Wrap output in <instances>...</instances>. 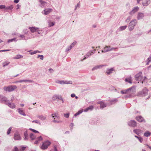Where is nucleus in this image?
Wrapping results in <instances>:
<instances>
[{
	"mask_svg": "<svg viewBox=\"0 0 151 151\" xmlns=\"http://www.w3.org/2000/svg\"><path fill=\"white\" fill-rule=\"evenodd\" d=\"M148 90L146 88L143 89L142 90L138 93L137 96H145L148 94Z\"/></svg>",
	"mask_w": 151,
	"mask_h": 151,
	"instance_id": "f257e3e1",
	"label": "nucleus"
},
{
	"mask_svg": "<svg viewBox=\"0 0 151 151\" xmlns=\"http://www.w3.org/2000/svg\"><path fill=\"white\" fill-rule=\"evenodd\" d=\"M136 24L137 21L135 19L132 20L130 22L128 26L129 29L130 31H132L134 29Z\"/></svg>",
	"mask_w": 151,
	"mask_h": 151,
	"instance_id": "f03ea898",
	"label": "nucleus"
},
{
	"mask_svg": "<svg viewBox=\"0 0 151 151\" xmlns=\"http://www.w3.org/2000/svg\"><path fill=\"white\" fill-rule=\"evenodd\" d=\"M17 87L16 86H10L7 87L4 86V91L8 92L12 91L16 89Z\"/></svg>",
	"mask_w": 151,
	"mask_h": 151,
	"instance_id": "7ed1b4c3",
	"label": "nucleus"
},
{
	"mask_svg": "<svg viewBox=\"0 0 151 151\" xmlns=\"http://www.w3.org/2000/svg\"><path fill=\"white\" fill-rule=\"evenodd\" d=\"M51 142H43L42 145L40 146V147L42 150H45L48 148Z\"/></svg>",
	"mask_w": 151,
	"mask_h": 151,
	"instance_id": "20e7f679",
	"label": "nucleus"
},
{
	"mask_svg": "<svg viewBox=\"0 0 151 151\" xmlns=\"http://www.w3.org/2000/svg\"><path fill=\"white\" fill-rule=\"evenodd\" d=\"M55 82L57 83L60 84H69L72 83V82L71 81H68L57 80Z\"/></svg>",
	"mask_w": 151,
	"mask_h": 151,
	"instance_id": "39448f33",
	"label": "nucleus"
},
{
	"mask_svg": "<svg viewBox=\"0 0 151 151\" xmlns=\"http://www.w3.org/2000/svg\"><path fill=\"white\" fill-rule=\"evenodd\" d=\"M8 100L4 96L0 95V101L4 103L5 104L8 101Z\"/></svg>",
	"mask_w": 151,
	"mask_h": 151,
	"instance_id": "423d86ee",
	"label": "nucleus"
},
{
	"mask_svg": "<svg viewBox=\"0 0 151 151\" xmlns=\"http://www.w3.org/2000/svg\"><path fill=\"white\" fill-rule=\"evenodd\" d=\"M142 74V73L140 72L135 75V80L137 81H140L142 80V76H141Z\"/></svg>",
	"mask_w": 151,
	"mask_h": 151,
	"instance_id": "0eeeda50",
	"label": "nucleus"
},
{
	"mask_svg": "<svg viewBox=\"0 0 151 151\" xmlns=\"http://www.w3.org/2000/svg\"><path fill=\"white\" fill-rule=\"evenodd\" d=\"M128 124L129 126L132 127H135L137 126V123L134 120L130 121L128 122Z\"/></svg>",
	"mask_w": 151,
	"mask_h": 151,
	"instance_id": "6e6552de",
	"label": "nucleus"
},
{
	"mask_svg": "<svg viewBox=\"0 0 151 151\" xmlns=\"http://www.w3.org/2000/svg\"><path fill=\"white\" fill-rule=\"evenodd\" d=\"M6 105H7L10 108L13 109L16 107V105L14 103H11L10 102L9 100L6 103Z\"/></svg>",
	"mask_w": 151,
	"mask_h": 151,
	"instance_id": "1a4fd4ad",
	"label": "nucleus"
},
{
	"mask_svg": "<svg viewBox=\"0 0 151 151\" xmlns=\"http://www.w3.org/2000/svg\"><path fill=\"white\" fill-rule=\"evenodd\" d=\"M136 119L137 121L140 122H144L145 123L146 122L145 120L141 116H137Z\"/></svg>",
	"mask_w": 151,
	"mask_h": 151,
	"instance_id": "9d476101",
	"label": "nucleus"
},
{
	"mask_svg": "<svg viewBox=\"0 0 151 151\" xmlns=\"http://www.w3.org/2000/svg\"><path fill=\"white\" fill-rule=\"evenodd\" d=\"M142 4L144 6H147L151 3L150 0H142Z\"/></svg>",
	"mask_w": 151,
	"mask_h": 151,
	"instance_id": "9b49d317",
	"label": "nucleus"
},
{
	"mask_svg": "<svg viewBox=\"0 0 151 151\" xmlns=\"http://www.w3.org/2000/svg\"><path fill=\"white\" fill-rule=\"evenodd\" d=\"M20 135L18 133H16L14 134V139L15 140H19L21 139Z\"/></svg>",
	"mask_w": 151,
	"mask_h": 151,
	"instance_id": "f8f14e48",
	"label": "nucleus"
},
{
	"mask_svg": "<svg viewBox=\"0 0 151 151\" xmlns=\"http://www.w3.org/2000/svg\"><path fill=\"white\" fill-rule=\"evenodd\" d=\"M139 9V7L137 6L134 7L133 9L129 12V14L131 15H132L136 12L138 11Z\"/></svg>",
	"mask_w": 151,
	"mask_h": 151,
	"instance_id": "ddd939ff",
	"label": "nucleus"
},
{
	"mask_svg": "<svg viewBox=\"0 0 151 151\" xmlns=\"http://www.w3.org/2000/svg\"><path fill=\"white\" fill-rule=\"evenodd\" d=\"M52 10V9L50 8L45 9L42 12V13L45 15H47L49 14L51 12Z\"/></svg>",
	"mask_w": 151,
	"mask_h": 151,
	"instance_id": "4468645a",
	"label": "nucleus"
},
{
	"mask_svg": "<svg viewBox=\"0 0 151 151\" xmlns=\"http://www.w3.org/2000/svg\"><path fill=\"white\" fill-rule=\"evenodd\" d=\"M24 139L25 141L28 140L29 139V136L28 134L27 133V131L26 130L24 132Z\"/></svg>",
	"mask_w": 151,
	"mask_h": 151,
	"instance_id": "2eb2a0df",
	"label": "nucleus"
},
{
	"mask_svg": "<svg viewBox=\"0 0 151 151\" xmlns=\"http://www.w3.org/2000/svg\"><path fill=\"white\" fill-rule=\"evenodd\" d=\"M144 14L141 12H139L138 14L137 19L138 20L142 19L144 17Z\"/></svg>",
	"mask_w": 151,
	"mask_h": 151,
	"instance_id": "dca6fc26",
	"label": "nucleus"
},
{
	"mask_svg": "<svg viewBox=\"0 0 151 151\" xmlns=\"http://www.w3.org/2000/svg\"><path fill=\"white\" fill-rule=\"evenodd\" d=\"M136 88V86H133L131 87L128 88L127 89L128 91H130L132 92H135Z\"/></svg>",
	"mask_w": 151,
	"mask_h": 151,
	"instance_id": "f3484780",
	"label": "nucleus"
},
{
	"mask_svg": "<svg viewBox=\"0 0 151 151\" xmlns=\"http://www.w3.org/2000/svg\"><path fill=\"white\" fill-rule=\"evenodd\" d=\"M29 29L30 30V31L32 32H34L37 31V30H38L39 29V28L37 27H29Z\"/></svg>",
	"mask_w": 151,
	"mask_h": 151,
	"instance_id": "a211bd4d",
	"label": "nucleus"
},
{
	"mask_svg": "<svg viewBox=\"0 0 151 151\" xmlns=\"http://www.w3.org/2000/svg\"><path fill=\"white\" fill-rule=\"evenodd\" d=\"M114 70V68H111L110 69H108L106 71V73L108 75L112 73V71Z\"/></svg>",
	"mask_w": 151,
	"mask_h": 151,
	"instance_id": "6ab92c4d",
	"label": "nucleus"
},
{
	"mask_svg": "<svg viewBox=\"0 0 151 151\" xmlns=\"http://www.w3.org/2000/svg\"><path fill=\"white\" fill-rule=\"evenodd\" d=\"M37 117L42 120H43L46 119V116H44L42 115H37Z\"/></svg>",
	"mask_w": 151,
	"mask_h": 151,
	"instance_id": "aec40b11",
	"label": "nucleus"
},
{
	"mask_svg": "<svg viewBox=\"0 0 151 151\" xmlns=\"http://www.w3.org/2000/svg\"><path fill=\"white\" fill-rule=\"evenodd\" d=\"M61 99V96H60L58 95H55L52 98V100L53 101H55L57 99Z\"/></svg>",
	"mask_w": 151,
	"mask_h": 151,
	"instance_id": "412c9836",
	"label": "nucleus"
},
{
	"mask_svg": "<svg viewBox=\"0 0 151 151\" xmlns=\"http://www.w3.org/2000/svg\"><path fill=\"white\" fill-rule=\"evenodd\" d=\"M18 111L19 114H20L24 116L26 115V114L20 108H19L18 109Z\"/></svg>",
	"mask_w": 151,
	"mask_h": 151,
	"instance_id": "4be33fe9",
	"label": "nucleus"
},
{
	"mask_svg": "<svg viewBox=\"0 0 151 151\" xmlns=\"http://www.w3.org/2000/svg\"><path fill=\"white\" fill-rule=\"evenodd\" d=\"M35 136L34 134L31 133L29 134V138L32 141L34 140L35 139Z\"/></svg>",
	"mask_w": 151,
	"mask_h": 151,
	"instance_id": "5701e85b",
	"label": "nucleus"
},
{
	"mask_svg": "<svg viewBox=\"0 0 151 151\" xmlns=\"http://www.w3.org/2000/svg\"><path fill=\"white\" fill-rule=\"evenodd\" d=\"M104 66V65H96L92 69V71H93L94 70H97L101 67H102L103 66Z\"/></svg>",
	"mask_w": 151,
	"mask_h": 151,
	"instance_id": "b1692460",
	"label": "nucleus"
},
{
	"mask_svg": "<svg viewBox=\"0 0 151 151\" xmlns=\"http://www.w3.org/2000/svg\"><path fill=\"white\" fill-rule=\"evenodd\" d=\"M23 82H29L30 83H32L33 82V81L29 80H23L18 81L17 82V83H21Z\"/></svg>",
	"mask_w": 151,
	"mask_h": 151,
	"instance_id": "393cba45",
	"label": "nucleus"
},
{
	"mask_svg": "<svg viewBox=\"0 0 151 151\" xmlns=\"http://www.w3.org/2000/svg\"><path fill=\"white\" fill-rule=\"evenodd\" d=\"M127 27V25L121 26L119 27V31H122L125 30Z\"/></svg>",
	"mask_w": 151,
	"mask_h": 151,
	"instance_id": "a878e982",
	"label": "nucleus"
},
{
	"mask_svg": "<svg viewBox=\"0 0 151 151\" xmlns=\"http://www.w3.org/2000/svg\"><path fill=\"white\" fill-rule=\"evenodd\" d=\"M107 47H110V51H112V50H115V49H116L117 48H115L114 47H112L110 46H106L104 48V49H106V48Z\"/></svg>",
	"mask_w": 151,
	"mask_h": 151,
	"instance_id": "bb28decb",
	"label": "nucleus"
},
{
	"mask_svg": "<svg viewBox=\"0 0 151 151\" xmlns=\"http://www.w3.org/2000/svg\"><path fill=\"white\" fill-rule=\"evenodd\" d=\"M96 50H91L90 51L88 52L87 53L88 54V55H92V54H94L95 53Z\"/></svg>",
	"mask_w": 151,
	"mask_h": 151,
	"instance_id": "cd10ccee",
	"label": "nucleus"
},
{
	"mask_svg": "<svg viewBox=\"0 0 151 151\" xmlns=\"http://www.w3.org/2000/svg\"><path fill=\"white\" fill-rule=\"evenodd\" d=\"M48 24L49 25V27H51L53 26L55 24V23L54 22H52L50 21H49L48 22Z\"/></svg>",
	"mask_w": 151,
	"mask_h": 151,
	"instance_id": "c85d7f7f",
	"label": "nucleus"
},
{
	"mask_svg": "<svg viewBox=\"0 0 151 151\" xmlns=\"http://www.w3.org/2000/svg\"><path fill=\"white\" fill-rule=\"evenodd\" d=\"M10 63V62L7 61H5L2 63L3 66L4 67H5L6 66L8 65Z\"/></svg>",
	"mask_w": 151,
	"mask_h": 151,
	"instance_id": "c756f323",
	"label": "nucleus"
},
{
	"mask_svg": "<svg viewBox=\"0 0 151 151\" xmlns=\"http://www.w3.org/2000/svg\"><path fill=\"white\" fill-rule=\"evenodd\" d=\"M13 5H11V6H8L6 7V8H5V9H8V10H12V9H13Z\"/></svg>",
	"mask_w": 151,
	"mask_h": 151,
	"instance_id": "7c9ffc66",
	"label": "nucleus"
},
{
	"mask_svg": "<svg viewBox=\"0 0 151 151\" xmlns=\"http://www.w3.org/2000/svg\"><path fill=\"white\" fill-rule=\"evenodd\" d=\"M150 134L151 133L150 132H149L148 131H147L144 133V136L146 137H148L150 136Z\"/></svg>",
	"mask_w": 151,
	"mask_h": 151,
	"instance_id": "2f4dec72",
	"label": "nucleus"
},
{
	"mask_svg": "<svg viewBox=\"0 0 151 151\" xmlns=\"http://www.w3.org/2000/svg\"><path fill=\"white\" fill-rule=\"evenodd\" d=\"M133 131L134 132L137 134H139L140 132V130L139 129H134Z\"/></svg>",
	"mask_w": 151,
	"mask_h": 151,
	"instance_id": "473e14b6",
	"label": "nucleus"
},
{
	"mask_svg": "<svg viewBox=\"0 0 151 151\" xmlns=\"http://www.w3.org/2000/svg\"><path fill=\"white\" fill-rule=\"evenodd\" d=\"M118 100L116 99H114L110 100V102L111 103V104H113V103H115Z\"/></svg>",
	"mask_w": 151,
	"mask_h": 151,
	"instance_id": "72a5a7b5",
	"label": "nucleus"
},
{
	"mask_svg": "<svg viewBox=\"0 0 151 151\" xmlns=\"http://www.w3.org/2000/svg\"><path fill=\"white\" fill-rule=\"evenodd\" d=\"M89 56H90V55H88V54L87 53L86 55L84 57V58L83 59L81 60V61H83L84 60H85L86 58H88Z\"/></svg>",
	"mask_w": 151,
	"mask_h": 151,
	"instance_id": "f704fd0d",
	"label": "nucleus"
},
{
	"mask_svg": "<svg viewBox=\"0 0 151 151\" xmlns=\"http://www.w3.org/2000/svg\"><path fill=\"white\" fill-rule=\"evenodd\" d=\"M37 140H36L35 142H38V141H40L42 140V138L41 136L38 137L37 138Z\"/></svg>",
	"mask_w": 151,
	"mask_h": 151,
	"instance_id": "c9c22d12",
	"label": "nucleus"
},
{
	"mask_svg": "<svg viewBox=\"0 0 151 151\" xmlns=\"http://www.w3.org/2000/svg\"><path fill=\"white\" fill-rule=\"evenodd\" d=\"M128 91L127 89L125 90H122L121 91V93L122 94H127V93Z\"/></svg>",
	"mask_w": 151,
	"mask_h": 151,
	"instance_id": "e433bc0d",
	"label": "nucleus"
},
{
	"mask_svg": "<svg viewBox=\"0 0 151 151\" xmlns=\"http://www.w3.org/2000/svg\"><path fill=\"white\" fill-rule=\"evenodd\" d=\"M29 130H30V131H31L35 133H39V132H38V131H37L34 129H32V128H29Z\"/></svg>",
	"mask_w": 151,
	"mask_h": 151,
	"instance_id": "4c0bfd02",
	"label": "nucleus"
},
{
	"mask_svg": "<svg viewBox=\"0 0 151 151\" xmlns=\"http://www.w3.org/2000/svg\"><path fill=\"white\" fill-rule=\"evenodd\" d=\"M106 107V105L104 103H102L100 105V107L101 108H102V109H103L105 107Z\"/></svg>",
	"mask_w": 151,
	"mask_h": 151,
	"instance_id": "58836bf2",
	"label": "nucleus"
},
{
	"mask_svg": "<svg viewBox=\"0 0 151 151\" xmlns=\"http://www.w3.org/2000/svg\"><path fill=\"white\" fill-rule=\"evenodd\" d=\"M16 40V38H14L13 39H9L8 40L7 42L8 43H9L11 42H12L13 41H15Z\"/></svg>",
	"mask_w": 151,
	"mask_h": 151,
	"instance_id": "ea45409f",
	"label": "nucleus"
},
{
	"mask_svg": "<svg viewBox=\"0 0 151 151\" xmlns=\"http://www.w3.org/2000/svg\"><path fill=\"white\" fill-rule=\"evenodd\" d=\"M23 57V56L20 55H17L15 57V59H19Z\"/></svg>",
	"mask_w": 151,
	"mask_h": 151,
	"instance_id": "a19ab883",
	"label": "nucleus"
},
{
	"mask_svg": "<svg viewBox=\"0 0 151 151\" xmlns=\"http://www.w3.org/2000/svg\"><path fill=\"white\" fill-rule=\"evenodd\" d=\"M12 127H10L8 129L7 132V135H9V134H10V133L11 131L12 130Z\"/></svg>",
	"mask_w": 151,
	"mask_h": 151,
	"instance_id": "79ce46f5",
	"label": "nucleus"
},
{
	"mask_svg": "<svg viewBox=\"0 0 151 151\" xmlns=\"http://www.w3.org/2000/svg\"><path fill=\"white\" fill-rule=\"evenodd\" d=\"M40 58V59L41 60H43L44 59V56L42 55H39L37 57V58Z\"/></svg>",
	"mask_w": 151,
	"mask_h": 151,
	"instance_id": "37998d69",
	"label": "nucleus"
},
{
	"mask_svg": "<svg viewBox=\"0 0 151 151\" xmlns=\"http://www.w3.org/2000/svg\"><path fill=\"white\" fill-rule=\"evenodd\" d=\"M77 42L76 41H75L73 42L72 43L71 45H70L71 47L72 48L76 44Z\"/></svg>",
	"mask_w": 151,
	"mask_h": 151,
	"instance_id": "c03bdc74",
	"label": "nucleus"
},
{
	"mask_svg": "<svg viewBox=\"0 0 151 151\" xmlns=\"http://www.w3.org/2000/svg\"><path fill=\"white\" fill-rule=\"evenodd\" d=\"M39 1H40V4L42 5H45V4L46 3V2L43 1L42 0H40Z\"/></svg>",
	"mask_w": 151,
	"mask_h": 151,
	"instance_id": "a18cd8bd",
	"label": "nucleus"
},
{
	"mask_svg": "<svg viewBox=\"0 0 151 151\" xmlns=\"http://www.w3.org/2000/svg\"><path fill=\"white\" fill-rule=\"evenodd\" d=\"M131 19V17H127V19L125 20V22H129L130 20Z\"/></svg>",
	"mask_w": 151,
	"mask_h": 151,
	"instance_id": "49530a36",
	"label": "nucleus"
},
{
	"mask_svg": "<svg viewBox=\"0 0 151 151\" xmlns=\"http://www.w3.org/2000/svg\"><path fill=\"white\" fill-rule=\"evenodd\" d=\"M32 122H35L36 123L38 124H41V123L38 120H33L32 121Z\"/></svg>",
	"mask_w": 151,
	"mask_h": 151,
	"instance_id": "de8ad7c7",
	"label": "nucleus"
},
{
	"mask_svg": "<svg viewBox=\"0 0 151 151\" xmlns=\"http://www.w3.org/2000/svg\"><path fill=\"white\" fill-rule=\"evenodd\" d=\"M72 48L70 46H68L66 49L65 50V51L66 52H67V51H68L69 50H71V49Z\"/></svg>",
	"mask_w": 151,
	"mask_h": 151,
	"instance_id": "09e8293b",
	"label": "nucleus"
},
{
	"mask_svg": "<svg viewBox=\"0 0 151 151\" xmlns=\"http://www.w3.org/2000/svg\"><path fill=\"white\" fill-rule=\"evenodd\" d=\"M64 116L65 118H68L69 116V114L68 113L65 114H64Z\"/></svg>",
	"mask_w": 151,
	"mask_h": 151,
	"instance_id": "8fccbe9b",
	"label": "nucleus"
},
{
	"mask_svg": "<svg viewBox=\"0 0 151 151\" xmlns=\"http://www.w3.org/2000/svg\"><path fill=\"white\" fill-rule=\"evenodd\" d=\"M125 81H126L130 83H132L131 81L128 78H126L125 79Z\"/></svg>",
	"mask_w": 151,
	"mask_h": 151,
	"instance_id": "3c124183",
	"label": "nucleus"
},
{
	"mask_svg": "<svg viewBox=\"0 0 151 151\" xmlns=\"http://www.w3.org/2000/svg\"><path fill=\"white\" fill-rule=\"evenodd\" d=\"M89 110H90L91 111L93 110V106H90L88 107Z\"/></svg>",
	"mask_w": 151,
	"mask_h": 151,
	"instance_id": "603ef678",
	"label": "nucleus"
},
{
	"mask_svg": "<svg viewBox=\"0 0 151 151\" xmlns=\"http://www.w3.org/2000/svg\"><path fill=\"white\" fill-rule=\"evenodd\" d=\"M5 8H6V6L4 5H0V9H5Z\"/></svg>",
	"mask_w": 151,
	"mask_h": 151,
	"instance_id": "864d4df0",
	"label": "nucleus"
},
{
	"mask_svg": "<svg viewBox=\"0 0 151 151\" xmlns=\"http://www.w3.org/2000/svg\"><path fill=\"white\" fill-rule=\"evenodd\" d=\"M105 49V51L106 52L110 51V47L106 48V49Z\"/></svg>",
	"mask_w": 151,
	"mask_h": 151,
	"instance_id": "5fc2aeb1",
	"label": "nucleus"
},
{
	"mask_svg": "<svg viewBox=\"0 0 151 151\" xmlns=\"http://www.w3.org/2000/svg\"><path fill=\"white\" fill-rule=\"evenodd\" d=\"M135 137H137L138 139L139 142H141L142 140V139L141 137H138L137 136H135Z\"/></svg>",
	"mask_w": 151,
	"mask_h": 151,
	"instance_id": "6e6d98bb",
	"label": "nucleus"
},
{
	"mask_svg": "<svg viewBox=\"0 0 151 151\" xmlns=\"http://www.w3.org/2000/svg\"><path fill=\"white\" fill-rule=\"evenodd\" d=\"M26 148V147H22L20 149V151H24Z\"/></svg>",
	"mask_w": 151,
	"mask_h": 151,
	"instance_id": "4d7b16f0",
	"label": "nucleus"
},
{
	"mask_svg": "<svg viewBox=\"0 0 151 151\" xmlns=\"http://www.w3.org/2000/svg\"><path fill=\"white\" fill-rule=\"evenodd\" d=\"M12 151H19V150L18 148L16 146H15Z\"/></svg>",
	"mask_w": 151,
	"mask_h": 151,
	"instance_id": "13d9d810",
	"label": "nucleus"
},
{
	"mask_svg": "<svg viewBox=\"0 0 151 151\" xmlns=\"http://www.w3.org/2000/svg\"><path fill=\"white\" fill-rule=\"evenodd\" d=\"M80 5V2H79V3H78L77 5L75 6V10H76L77 7H79Z\"/></svg>",
	"mask_w": 151,
	"mask_h": 151,
	"instance_id": "bf43d9fd",
	"label": "nucleus"
},
{
	"mask_svg": "<svg viewBox=\"0 0 151 151\" xmlns=\"http://www.w3.org/2000/svg\"><path fill=\"white\" fill-rule=\"evenodd\" d=\"M49 71L51 73H52L54 72V70L52 68H50L49 69Z\"/></svg>",
	"mask_w": 151,
	"mask_h": 151,
	"instance_id": "052dcab7",
	"label": "nucleus"
},
{
	"mask_svg": "<svg viewBox=\"0 0 151 151\" xmlns=\"http://www.w3.org/2000/svg\"><path fill=\"white\" fill-rule=\"evenodd\" d=\"M30 53L31 55H32L36 53V50H35L33 52H31Z\"/></svg>",
	"mask_w": 151,
	"mask_h": 151,
	"instance_id": "680f3d73",
	"label": "nucleus"
},
{
	"mask_svg": "<svg viewBox=\"0 0 151 151\" xmlns=\"http://www.w3.org/2000/svg\"><path fill=\"white\" fill-rule=\"evenodd\" d=\"M131 95H126L125 96V98L126 99H127L128 98H130L131 97Z\"/></svg>",
	"mask_w": 151,
	"mask_h": 151,
	"instance_id": "e2e57ef3",
	"label": "nucleus"
},
{
	"mask_svg": "<svg viewBox=\"0 0 151 151\" xmlns=\"http://www.w3.org/2000/svg\"><path fill=\"white\" fill-rule=\"evenodd\" d=\"M52 118H54L55 117H57V116L55 114H52Z\"/></svg>",
	"mask_w": 151,
	"mask_h": 151,
	"instance_id": "0e129e2a",
	"label": "nucleus"
},
{
	"mask_svg": "<svg viewBox=\"0 0 151 151\" xmlns=\"http://www.w3.org/2000/svg\"><path fill=\"white\" fill-rule=\"evenodd\" d=\"M10 50L8 49V50H1V52H3L9 51Z\"/></svg>",
	"mask_w": 151,
	"mask_h": 151,
	"instance_id": "69168bd1",
	"label": "nucleus"
},
{
	"mask_svg": "<svg viewBox=\"0 0 151 151\" xmlns=\"http://www.w3.org/2000/svg\"><path fill=\"white\" fill-rule=\"evenodd\" d=\"M71 97L73 98L76 96V95L74 93H72L71 95Z\"/></svg>",
	"mask_w": 151,
	"mask_h": 151,
	"instance_id": "338daca9",
	"label": "nucleus"
},
{
	"mask_svg": "<svg viewBox=\"0 0 151 151\" xmlns=\"http://www.w3.org/2000/svg\"><path fill=\"white\" fill-rule=\"evenodd\" d=\"M19 1V0H14V2L15 3L17 4L18 3Z\"/></svg>",
	"mask_w": 151,
	"mask_h": 151,
	"instance_id": "774afa93",
	"label": "nucleus"
}]
</instances>
